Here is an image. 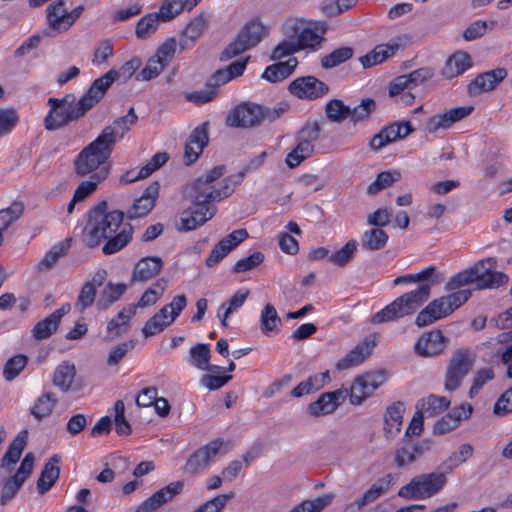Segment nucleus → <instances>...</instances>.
Instances as JSON below:
<instances>
[{"mask_svg":"<svg viewBox=\"0 0 512 512\" xmlns=\"http://www.w3.org/2000/svg\"><path fill=\"white\" fill-rule=\"evenodd\" d=\"M28 358L25 355L19 354L10 358L3 369V377L6 381L14 380L26 367Z\"/></svg>","mask_w":512,"mask_h":512,"instance_id":"13d9d810","label":"nucleus"},{"mask_svg":"<svg viewBox=\"0 0 512 512\" xmlns=\"http://www.w3.org/2000/svg\"><path fill=\"white\" fill-rule=\"evenodd\" d=\"M386 380L383 372L367 373L358 376L353 381L350 388V402L353 405H360L362 402L370 397L373 392L380 387Z\"/></svg>","mask_w":512,"mask_h":512,"instance_id":"9b49d317","label":"nucleus"},{"mask_svg":"<svg viewBox=\"0 0 512 512\" xmlns=\"http://www.w3.org/2000/svg\"><path fill=\"white\" fill-rule=\"evenodd\" d=\"M124 214L119 210L108 211L107 202H100L90 211L85 232V241L91 248L107 240L102 247L106 255L122 250L132 239V227L123 224Z\"/></svg>","mask_w":512,"mask_h":512,"instance_id":"f257e3e1","label":"nucleus"},{"mask_svg":"<svg viewBox=\"0 0 512 512\" xmlns=\"http://www.w3.org/2000/svg\"><path fill=\"white\" fill-rule=\"evenodd\" d=\"M24 212V205L22 202L14 201L5 209L0 210V233L3 232L17 221Z\"/></svg>","mask_w":512,"mask_h":512,"instance_id":"8fccbe9b","label":"nucleus"},{"mask_svg":"<svg viewBox=\"0 0 512 512\" xmlns=\"http://www.w3.org/2000/svg\"><path fill=\"white\" fill-rule=\"evenodd\" d=\"M58 326L59 324L49 315L34 326L33 337L38 341L45 340L57 330Z\"/></svg>","mask_w":512,"mask_h":512,"instance_id":"052dcab7","label":"nucleus"},{"mask_svg":"<svg viewBox=\"0 0 512 512\" xmlns=\"http://www.w3.org/2000/svg\"><path fill=\"white\" fill-rule=\"evenodd\" d=\"M19 121L16 109L12 107L0 109V135L10 133Z\"/></svg>","mask_w":512,"mask_h":512,"instance_id":"69168bd1","label":"nucleus"},{"mask_svg":"<svg viewBox=\"0 0 512 512\" xmlns=\"http://www.w3.org/2000/svg\"><path fill=\"white\" fill-rule=\"evenodd\" d=\"M428 299V286H418L416 289L396 298L392 303L374 314L371 322L373 324H381L411 315Z\"/></svg>","mask_w":512,"mask_h":512,"instance_id":"20e7f679","label":"nucleus"},{"mask_svg":"<svg viewBox=\"0 0 512 512\" xmlns=\"http://www.w3.org/2000/svg\"><path fill=\"white\" fill-rule=\"evenodd\" d=\"M265 119V111L259 105L242 103L236 106L227 116L226 124L230 127L251 128Z\"/></svg>","mask_w":512,"mask_h":512,"instance_id":"9d476101","label":"nucleus"},{"mask_svg":"<svg viewBox=\"0 0 512 512\" xmlns=\"http://www.w3.org/2000/svg\"><path fill=\"white\" fill-rule=\"evenodd\" d=\"M447 345V339L440 330L423 334L415 344V352L422 357H434L441 354Z\"/></svg>","mask_w":512,"mask_h":512,"instance_id":"6ab92c4d","label":"nucleus"},{"mask_svg":"<svg viewBox=\"0 0 512 512\" xmlns=\"http://www.w3.org/2000/svg\"><path fill=\"white\" fill-rule=\"evenodd\" d=\"M106 177L107 171L102 169L100 172H95L92 175L91 180L81 182V184L76 188L74 192L73 196L75 197V200L83 201L86 199L96 190L98 183H100Z\"/></svg>","mask_w":512,"mask_h":512,"instance_id":"3c124183","label":"nucleus"},{"mask_svg":"<svg viewBox=\"0 0 512 512\" xmlns=\"http://www.w3.org/2000/svg\"><path fill=\"white\" fill-rule=\"evenodd\" d=\"M97 290L90 283H84L82 286L80 293L78 295L77 301L74 305V308L79 312L83 313L88 307H90L96 298Z\"/></svg>","mask_w":512,"mask_h":512,"instance_id":"680f3d73","label":"nucleus"},{"mask_svg":"<svg viewBox=\"0 0 512 512\" xmlns=\"http://www.w3.org/2000/svg\"><path fill=\"white\" fill-rule=\"evenodd\" d=\"M163 267V260L157 256L141 258L134 267L132 282H147L157 276Z\"/></svg>","mask_w":512,"mask_h":512,"instance_id":"393cba45","label":"nucleus"},{"mask_svg":"<svg viewBox=\"0 0 512 512\" xmlns=\"http://www.w3.org/2000/svg\"><path fill=\"white\" fill-rule=\"evenodd\" d=\"M282 324L281 318L275 307L268 303L264 306L260 315V328L263 334L278 333Z\"/></svg>","mask_w":512,"mask_h":512,"instance_id":"a19ab883","label":"nucleus"},{"mask_svg":"<svg viewBox=\"0 0 512 512\" xmlns=\"http://www.w3.org/2000/svg\"><path fill=\"white\" fill-rule=\"evenodd\" d=\"M184 488L182 481H175L152 494L149 498L137 506L135 512H154L162 505L170 502L179 495Z\"/></svg>","mask_w":512,"mask_h":512,"instance_id":"2eb2a0df","label":"nucleus"},{"mask_svg":"<svg viewBox=\"0 0 512 512\" xmlns=\"http://www.w3.org/2000/svg\"><path fill=\"white\" fill-rule=\"evenodd\" d=\"M126 290L127 285L125 283L108 282L96 302L97 309L100 311L107 310L122 297Z\"/></svg>","mask_w":512,"mask_h":512,"instance_id":"f704fd0d","label":"nucleus"},{"mask_svg":"<svg viewBox=\"0 0 512 512\" xmlns=\"http://www.w3.org/2000/svg\"><path fill=\"white\" fill-rule=\"evenodd\" d=\"M48 105L51 109L44 118V126L49 131L57 130L72 121H76L89 111L84 101L79 99L75 102V96L72 94L61 99L50 97Z\"/></svg>","mask_w":512,"mask_h":512,"instance_id":"39448f33","label":"nucleus"},{"mask_svg":"<svg viewBox=\"0 0 512 512\" xmlns=\"http://www.w3.org/2000/svg\"><path fill=\"white\" fill-rule=\"evenodd\" d=\"M325 112L330 121L339 123L349 118L350 107L341 100L333 99L326 104Z\"/></svg>","mask_w":512,"mask_h":512,"instance_id":"5fc2aeb1","label":"nucleus"},{"mask_svg":"<svg viewBox=\"0 0 512 512\" xmlns=\"http://www.w3.org/2000/svg\"><path fill=\"white\" fill-rule=\"evenodd\" d=\"M210 346L209 344H198L190 349L191 364L200 370H206L210 373H221L223 367L210 365Z\"/></svg>","mask_w":512,"mask_h":512,"instance_id":"72a5a7b5","label":"nucleus"},{"mask_svg":"<svg viewBox=\"0 0 512 512\" xmlns=\"http://www.w3.org/2000/svg\"><path fill=\"white\" fill-rule=\"evenodd\" d=\"M159 20H161L158 13L147 14L142 17L136 26V35L138 38L146 39L154 33L158 27Z\"/></svg>","mask_w":512,"mask_h":512,"instance_id":"4d7b16f0","label":"nucleus"},{"mask_svg":"<svg viewBox=\"0 0 512 512\" xmlns=\"http://www.w3.org/2000/svg\"><path fill=\"white\" fill-rule=\"evenodd\" d=\"M57 404L56 395L52 392H45L35 400L30 408V414L38 421H42L52 414Z\"/></svg>","mask_w":512,"mask_h":512,"instance_id":"c9c22d12","label":"nucleus"},{"mask_svg":"<svg viewBox=\"0 0 512 512\" xmlns=\"http://www.w3.org/2000/svg\"><path fill=\"white\" fill-rule=\"evenodd\" d=\"M385 491L383 488L376 482L373 484L364 494L358 499L355 503L349 505L345 512H354L356 510L361 509L367 503H370L377 498H379Z\"/></svg>","mask_w":512,"mask_h":512,"instance_id":"e2e57ef3","label":"nucleus"},{"mask_svg":"<svg viewBox=\"0 0 512 512\" xmlns=\"http://www.w3.org/2000/svg\"><path fill=\"white\" fill-rule=\"evenodd\" d=\"M430 450L429 441L412 442L404 439L403 445L396 449L394 461L398 468L414 463L419 457Z\"/></svg>","mask_w":512,"mask_h":512,"instance_id":"412c9836","label":"nucleus"},{"mask_svg":"<svg viewBox=\"0 0 512 512\" xmlns=\"http://www.w3.org/2000/svg\"><path fill=\"white\" fill-rule=\"evenodd\" d=\"M207 27L206 19L200 15L192 19L188 25L186 26L180 44L182 48L187 45V41L191 43L195 42L198 38L201 37L204 30Z\"/></svg>","mask_w":512,"mask_h":512,"instance_id":"49530a36","label":"nucleus"},{"mask_svg":"<svg viewBox=\"0 0 512 512\" xmlns=\"http://www.w3.org/2000/svg\"><path fill=\"white\" fill-rule=\"evenodd\" d=\"M222 446L220 439L199 448L187 461L186 469L190 473H197L205 469L211 459L218 453Z\"/></svg>","mask_w":512,"mask_h":512,"instance_id":"5701e85b","label":"nucleus"},{"mask_svg":"<svg viewBox=\"0 0 512 512\" xmlns=\"http://www.w3.org/2000/svg\"><path fill=\"white\" fill-rule=\"evenodd\" d=\"M289 91L300 99L313 100L326 95L329 87L314 76H304L293 80Z\"/></svg>","mask_w":512,"mask_h":512,"instance_id":"ddd939ff","label":"nucleus"},{"mask_svg":"<svg viewBox=\"0 0 512 512\" xmlns=\"http://www.w3.org/2000/svg\"><path fill=\"white\" fill-rule=\"evenodd\" d=\"M508 75L505 68H496L477 75L468 85V94L471 97L494 90Z\"/></svg>","mask_w":512,"mask_h":512,"instance_id":"f3484780","label":"nucleus"},{"mask_svg":"<svg viewBox=\"0 0 512 512\" xmlns=\"http://www.w3.org/2000/svg\"><path fill=\"white\" fill-rule=\"evenodd\" d=\"M476 355L469 349H458L453 352L444 376V389L448 392L457 390L464 378L472 370Z\"/></svg>","mask_w":512,"mask_h":512,"instance_id":"1a4fd4ad","label":"nucleus"},{"mask_svg":"<svg viewBox=\"0 0 512 512\" xmlns=\"http://www.w3.org/2000/svg\"><path fill=\"white\" fill-rule=\"evenodd\" d=\"M445 484L446 477L444 472L421 474L401 487L398 495L407 499H426L440 492Z\"/></svg>","mask_w":512,"mask_h":512,"instance_id":"6e6552de","label":"nucleus"},{"mask_svg":"<svg viewBox=\"0 0 512 512\" xmlns=\"http://www.w3.org/2000/svg\"><path fill=\"white\" fill-rule=\"evenodd\" d=\"M136 315V305L123 307L116 316L107 323L106 331L110 338L118 339L130 328V320Z\"/></svg>","mask_w":512,"mask_h":512,"instance_id":"a878e982","label":"nucleus"},{"mask_svg":"<svg viewBox=\"0 0 512 512\" xmlns=\"http://www.w3.org/2000/svg\"><path fill=\"white\" fill-rule=\"evenodd\" d=\"M353 54L354 50L351 47H341L335 49L330 54L322 57L321 65L325 69L334 68L349 60Z\"/></svg>","mask_w":512,"mask_h":512,"instance_id":"603ef678","label":"nucleus"},{"mask_svg":"<svg viewBox=\"0 0 512 512\" xmlns=\"http://www.w3.org/2000/svg\"><path fill=\"white\" fill-rule=\"evenodd\" d=\"M376 109V102L372 98L363 99L359 105L350 108L349 118L353 123L361 122L370 117Z\"/></svg>","mask_w":512,"mask_h":512,"instance_id":"bf43d9fd","label":"nucleus"},{"mask_svg":"<svg viewBox=\"0 0 512 512\" xmlns=\"http://www.w3.org/2000/svg\"><path fill=\"white\" fill-rule=\"evenodd\" d=\"M297 65L298 60L295 57L289 58L284 62H277L264 70L262 78L271 83L283 81L294 72Z\"/></svg>","mask_w":512,"mask_h":512,"instance_id":"473e14b6","label":"nucleus"},{"mask_svg":"<svg viewBox=\"0 0 512 512\" xmlns=\"http://www.w3.org/2000/svg\"><path fill=\"white\" fill-rule=\"evenodd\" d=\"M235 493L221 494L199 506L194 512H220Z\"/></svg>","mask_w":512,"mask_h":512,"instance_id":"774afa93","label":"nucleus"},{"mask_svg":"<svg viewBox=\"0 0 512 512\" xmlns=\"http://www.w3.org/2000/svg\"><path fill=\"white\" fill-rule=\"evenodd\" d=\"M113 42L110 39L101 40L93 52L92 64L101 66L113 55Z\"/></svg>","mask_w":512,"mask_h":512,"instance_id":"0e129e2a","label":"nucleus"},{"mask_svg":"<svg viewBox=\"0 0 512 512\" xmlns=\"http://www.w3.org/2000/svg\"><path fill=\"white\" fill-rule=\"evenodd\" d=\"M47 19L52 29L57 31H66L72 26V17L63 1H58L47 8Z\"/></svg>","mask_w":512,"mask_h":512,"instance_id":"2f4dec72","label":"nucleus"},{"mask_svg":"<svg viewBox=\"0 0 512 512\" xmlns=\"http://www.w3.org/2000/svg\"><path fill=\"white\" fill-rule=\"evenodd\" d=\"M225 171L224 165L215 166L196 179L187 191L191 203L214 205V202L228 197L234 191L236 182L232 183L231 177L223 178Z\"/></svg>","mask_w":512,"mask_h":512,"instance_id":"f03ea898","label":"nucleus"},{"mask_svg":"<svg viewBox=\"0 0 512 512\" xmlns=\"http://www.w3.org/2000/svg\"><path fill=\"white\" fill-rule=\"evenodd\" d=\"M470 296L471 292L469 290H460L434 299L418 313L415 324L418 327H424L448 316L464 304Z\"/></svg>","mask_w":512,"mask_h":512,"instance_id":"0eeeda50","label":"nucleus"},{"mask_svg":"<svg viewBox=\"0 0 512 512\" xmlns=\"http://www.w3.org/2000/svg\"><path fill=\"white\" fill-rule=\"evenodd\" d=\"M138 116L133 107H131L125 116L119 117L113 121L111 125L106 126L99 134L108 144L114 147L118 139H122L124 135L130 131L131 127L136 124Z\"/></svg>","mask_w":512,"mask_h":512,"instance_id":"a211bd4d","label":"nucleus"},{"mask_svg":"<svg viewBox=\"0 0 512 512\" xmlns=\"http://www.w3.org/2000/svg\"><path fill=\"white\" fill-rule=\"evenodd\" d=\"M388 241L387 233L380 228H372L363 233L361 244L362 247L369 251H377L382 249Z\"/></svg>","mask_w":512,"mask_h":512,"instance_id":"37998d69","label":"nucleus"},{"mask_svg":"<svg viewBox=\"0 0 512 512\" xmlns=\"http://www.w3.org/2000/svg\"><path fill=\"white\" fill-rule=\"evenodd\" d=\"M208 143L207 124L196 127L185 145L184 160L187 165L195 162Z\"/></svg>","mask_w":512,"mask_h":512,"instance_id":"b1692460","label":"nucleus"},{"mask_svg":"<svg viewBox=\"0 0 512 512\" xmlns=\"http://www.w3.org/2000/svg\"><path fill=\"white\" fill-rule=\"evenodd\" d=\"M159 189V183L152 182L144 190L143 194L133 202L132 206L127 211L128 218H141L149 214L155 205L156 199L159 195Z\"/></svg>","mask_w":512,"mask_h":512,"instance_id":"4be33fe9","label":"nucleus"},{"mask_svg":"<svg viewBox=\"0 0 512 512\" xmlns=\"http://www.w3.org/2000/svg\"><path fill=\"white\" fill-rule=\"evenodd\" d=\"M267 34V28L259 20L247 23L238 33L249 49L255 47Z\"/></svg>","mask_w":512,"mask_h":512,"instance_id":"4c0bfd02","label":"nucleus"},{"mask_svg":"<svg viewBox=\"0 0 512 512\" xmlns=\"http://www.w3.org/2000/svg\"><path fill=\"white\" fill-rule=\"evenodd\" d=\"M473 111V107H456L444 113L430 117L425 123V131L433 134L439 130L450 128L454 123L464 119Z\"/></svg>","mask_w":512,"mask_h":512,"instance_id":"dca6fc26","label":"nucleus"},{"mask_svg":"<svg viewBox=\"0 0 512 512\" xmlns=\"http://www.w3.org/2000/svg\"><path fill=\"white\" fill-rule=\"evenodd\" d=\"M347 395L346 389L322 393L316 401L308 405V413L314 417L331 414L345 401Z\"/></svg>","mask_w":512,"mask_h":512,"instance_id":"4468645a","label":"nucleus"},{"mask_svg":"<svg viewBox=\"0 0 512 512\" xmlns=\"http://www.w3.org/2000/svg\"><path fill=\"white\" fill-rule=\"evenodd\" d=\"M473 454V447L470 444H462L457 451H454L446 460H444L440 469L445 472H450L460 464L464 463Z\"/></svg>","mask_w":512,"mask_h":512,"instance_id":"a18cd8bd","label":"nucleus"},{"mask_svg":"<svg viewBox=\"0 0 512 512\" xmlns=\"http://www.w3.org/2000/svg\"><path fill=\"white\" fill-rule=\"evenodd\" d=\"M471 66L472 60L470 55L466 52L459 51L451 55L446 60L445 65L442 68L441 74L446 79H452L463 74Z\"/></svg>","mask_w":512,"mask_h":512,"instance_id":"c756f323","label":"nucleus"},{"mask_svg":"<svg viewBox=\"0 0 512 512\" xmlns=\"http://www.w3.org/2000/svg\"><path fill=\"white\" fill-rule=\"evenodd\" d=\"M61 461L60 456L54 454L51 456L48 461L45 463L44 468L40 474V477L37 481V490L40 494H44L51 489L56 480L60 475V466L59 463Z\"/></svg>","mask_w":512,"mask_h":512,"instance_id":"c85d7f7f","label":"nucleus"},{"mask_svg":"<svg viewBox=\"0 0 512 512\" xmlns=\"http://www.w3.org/2000/svg\"><path fill=\"white\" fill-rule=\"evenodd\" d=\"M166 66L152 56L146 63V66L136 75L138 81H149L157 77Z\"/></svg>","mask_w":512,"mask_h":512,"instance_id":"338daca9","label":"nucleus"},{"mask_svg":"<svg viewBox=\"0 0 512 512\" xmlns=\"http://www.w3.org/2000/svg\"><path fill=\"white\" fill-rule=\"evenodd\" d=\"M216 212L215 205L192 203L190 207L182 212L180 224L177 225V228L184 232L194 230L213 218Z\"/></svg>","mask_w":512,"mask_h":512,"instance_id":"f8f14e48","label":"nucleus"},{"mask_svg":"<svg viewBox=\"0 0 512 512\" xmlns=\"http://www.w3.org/2000/svg\"><path fill=\"white\" fill-rule=\"evenodd\" d=\"M373 347L374 342L368 340L363 341L338 360L335 365L336 369L342 371L360 365L371 354Z\"/></svg>","mask_w":512,"mask_h":512,"instance_id":"cd10ccee","label":"nucleus"},{"mask_svg":"<svg viewBox=\"0 0 512 512\" xmlns=\"http://www.w3.org/2000/svg\"><path fill=\"white\" fill-rule=\"evenodd\" d=\"M357 250V241L349 240L340 250L329 256V261L339 267L348 264Z\"/></svg>","mask_w":512,"mask_h":512,"instance_id":"6e6d98bb","label":"nucleus"},{"mask_svg":"<svg viewBox=\"0 0 512 512\" xmlns=\"http://www.w3.org/2000/svg\"><path fill=\"white\" fill-rule=\"evenodd\" d=\"M166 283L167 282L164 279L157 280L142 294L138 302L133 303L132 305H136V309L138 307L145 308L154 305L164 294Z\"/></svg>","mask_w":512,"mask_h":512,"instance_id":"c03bdc74","label":"nucleus"},{"mask_svg":"<svg viewBox=\"0 0 512 512\" xmlns=\"http://www.w3.org/2000/svg\"><path fill=\"white\" fill-rule=\"evenodd\" d=\"M449 405L450 401L446 397L430 395L422 401L421 414L432 417L445 411Z\"/></svg>","mask_w":512,"mask_h":512,"instance_id":"de8ad7c7","label":"nucleus"},{"mask_svg":"<svg viewBox=\"0 0 512 512\" xmlns=\"http://www.w3.org/2000/svg\"><path fill=\"white\" fill-rule=\"evenodd\" d=\"M195 6V0H165L160 7L159 16L162 21H170L184 10L190 11Z\"/></svg>","mask_w":512,"mask_h":512,"instance_id":"58836bf2","label":"nucleus"},{"mask_svg":"<svg viewBox=\"0 0 512 512\" xmlns=\"http://www.w3.org/2000/svg\"><path fill=\"white\" fill-rule=\"evenodd\" d=\"M442 276L438 272L435 266H429L417 273L406 274L398 276L394 279V285L402 283H414L418 282L419 286L427 285L429 288V295L431 294V288L441 282Z\"/></svg>","mask_w":512,"mask_h":512,"instance_id":"bb28decb","label":"nucleus"},{"mask_svg":"<svg viewBox=\"0 0 512 512\" xmlns=\"http://www.w3.org/2000/svg\"><path fill=\"white\" fill-rule=\"evenodd\" d=\"M113 147L100 135L88 144L77 155L74 165L75 171L80 176H86L94 171L100 172L102 169L108 172L105 166L110 158Z\"/></svg>","mask_w":512,"mask_h":512,"instance_id":"423d86ee","label":"nucleus"},{"mask_svg":"<svg viewBox=\"0 0 512 512\" xmlns=\"http://www.w3.org/2000/svg\"><path fill=\"white\" fill-rule=\"evenodd\" d=\"M186 304L187 299L185 295H177L169 304L163 306L156 313V316L160 319L161 322H167L168 327L181 313V311L186 307Z\"/></svg>","mask_w":512,"mask_h":512,"instance_id":"79ce46f5","label":"nucleus"},{"mask_svg":"<svg viewBox=\"0 0 512 512\" xmlns=\"http://www.w3.org/2000/svg\"><path fill=\"white\" fill-rule=\"evenodd\" d=\"M116 81V70L111 69L95 79L87 92L80 98L88 110L92 109L104 97L107 90Z\"/></svg>","mask_w":512,"mask_h":512,"instance_id":"aec40b11","label":"nucleus"},{"mask_svg":"<svg viewBox=\"0 0 512 512\" xmlns=\"http://www.w3.org/2000/svg\"><path fill=\"white\" fill-rule=\"evenodd\" d=\"M404 412L405 406L401 401L394 402L387 407L384 417V431L387 437L392 438L400 432Z\"/></svg>","mask_w":512,"mask_h":512,"instance_id":"7c9ffc66","label":"nucleus"},{"mask_svg":"<svg viewBox=\"0 0 512 512\" xmlns=\"http://www.w3.org/2000/svg\"><path fill=\"white\" fill-rule=\"evenodd\" d=\"M75 376V364L69 361H64L59 364L54 371L53 385L59 388L62 392H68L71 389Z\"/></svg>","mask_w":512,"mask_h":512,"instance_id":"e433bc0d","label":"nucleus"},{"mask_svg":"<svg viewBox=\"0 0 512 512\" xmlns=\"http://www.w3.org/2000/svg\"><path fill=\"white\" fill-rule=\"evenodd\" d=\"M496 260L486 258L479 260L473 266L457 273L446 283L445 289L453 291L470 283H476L481 289L499 287L508 282V276L495 271Z\"/></svg>","mask_w":512,"mask_h":512,"instance_id":"7ed1b4c3","label":"nucleus"},{"mask_svg":"<svg viewBox=\"0 0 512 512\" xmlns=\"http://www.w3.org/2000/svg\"><path fill=\"white\" fill-rule=\"evenodd\" d=\"M333 499L332 495H323L315 499H307L294 506L289 512H321Z\"/></svg>","mask_w":512,"mask_h":512,"instance_id":"864d4df0","label":"nucleus"},{"mask_svg":"<svg viewBox=\"0 0 512 512\" xmlns=\"http://www.w3.org/2000/svg\"><path fill=\"white\" fill-rule=\"evenodd\" d=\"M249 295V290L240 289L236 291L227 303H223L218 310V317L224 327L227 326V319L229 316L237 311L246 301Z\"/></svg>","mask_w":512,"mask_h":512,"instance_id":"ea45409f","label":"nucleus"},{"mask_svg":"<svg viewBox=\"0 0 512 512\" xmlns=\"http://www.w3.org/2000/svg\"><path fill=\"white\" fill-rule=\"evenodd\" d=\"M314 153V145L298 139L296 147L287 155L286 164L295 168Z\"/></svg>","mask_w":512,"mask_h":512,"instance_id":"09e8293b","label":"nucleus"}]
</instances>
